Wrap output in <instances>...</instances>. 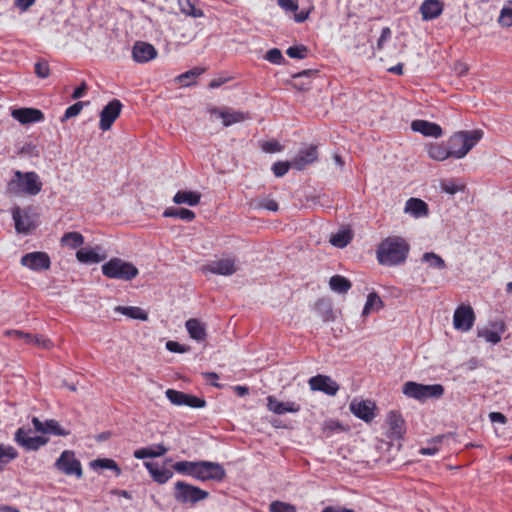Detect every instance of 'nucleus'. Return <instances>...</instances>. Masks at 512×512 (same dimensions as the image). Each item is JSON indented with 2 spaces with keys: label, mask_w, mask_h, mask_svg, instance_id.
I'll return each mask as SVG.
<instances>
[{
  "label": "nucleus",
  "mask_w": 512,
  "mask_h": 512,
  "mask_svg": "<svg viewBox=\"0 0 512 512\" xmlns=\"http://www.w3.org/2000/svg\"><path fill=\"white\" fill-rule=\"evenodd\" d=\"M318 159L317 146L309 145L301 149L298 154L292 159L293 168L296 170H303L307 165L314 163Z\"/></svg>",
  "instance_id": "22"
},
{
  "label": "nucleus",
  "mask_w": 512,
  "mask_h": 512,
  "mask_svg": "<svg viewBox=\"0 0 512 512\" xmlns=\"http://www.w3.org/2000/svg\"><path fill=\"white\" fill-rule=\"evenodd\" d=\"M34 72L39 78H47L50 75L49 63L46 60L36 62L34 65Z\"/></svg>",
  "instance_id": "55"
},
{
  "label": "nucleus",
  "mask_w": 512,
  "mask_h": 512,
  "mask_svg": "<svg viewBox=\"0 0 512 512\" xmlns=\"http://www.w3.org/2000/svg\"><path fill=\"white\" fill-rule=\"evenodd\" d=\"M31 433L30 428L19 427L14 434V441L26 451H37L48 443L47 437L30 436Z\"/></svg>",
  "instance_id": "7"
},
{
  "label": "nucleus",
  "mask_w": 512,
  "mask_h": 512,
  "mask_svg": "<svg viewBox=\"0 0 512 512\" xmlns=\"http://www.w3.org/2000/svg\"><path fill=\"white\" fill-rule=\"evenodd\" d=\"M166 349L172 353H186L190 350L187 345L180 344L177 341L169 340L166 342Z\"/></svg>",
  "instance_id": "57"
},
{
  "label": "nucleus",
  "mask_w": 512,
  "mask_h": 512,
  "mask_svg": "<svg viewBox=\"0 0 512 512\" xmlns=\"http://www.w3.org/2000/svg\"><path fill=\"white\" fill-rule=\"evenodd\" d=\"M102 273L110 279L131 281L137 277L139 270L133 263L114 257L102 265Z\"/></svg>",
  "instance_id": "5"
},
{
  "label": "nucleus",
  "mask_w": 512,
  "mask_h": 512,
  "mask_svg": "<svg viewBox=\"0 0 512 512\" xmlns=\"http://www.w3.org/2000/svg\"><path fill=\"white\" fill-rule=\"evenodd\" d=\"M481 130L459 131L454 133L447 141V148L452 158L461 159L481 140Z\"/></svg>",
  "instance_id": "2"
},
{
  "label": "nucleus",
  "mask_w": 512,
  "mask_h": 512,
  "mask_svg": "<svg viewBox=\"0 0 512 512\" xmlns=\"http://www.w3.org/2000/svg\"><path fill=\"white\" fill-rule=\"evenodd\" d=\"M411 129L414 132H418L427 137H441L443 134V130L440 125L434 122H429L427 120L417 119L412 121Z\"/></svg>",
  "instance_id": "24"
},
{
  "label": "nucleus",
  "mask_w": 512,
  "mask_h": 512,
  "mask_svg": "<svg viewBox=\"0 0 512 512\" xmlns=\"http://www.w3.org/2000/svg\"><path fill=\"white\" fill-rule=\"evenodd\" d=\"M428 156L436 161H444L450 158V153L446 142L432 143L427 146Z\"/></svg>",
  "instance_id": "34"
},
{
  "label": "nucleus",
  "mask_w": 512,
  "mask_h": 512,
  "mask_svg": "<svg viewBox=\"0 0 512 512\" xmlns=\"http://www.w3.org/2000/svg\"><path fill=\"white\" fill-rule=\"evenodd\" d=\"M88 91V85L85 81H82L79 86H77L72 95L71 98L74 100L82 98Z\"/></svg>",
  "instance_id": "61"
},
{
  "label": "nucleus",
  "mask_w": 512,
  "mask_h": 512,
  "mask_svg": "<svg viewBox=\"0 0 512 512\" xmlns=\"http://www.w3.org/2000/svg\"><path fill=\"white\" fill-rule=\"evenodd\" d=\"M62 245L77 249L84 243V237L79 232H67L61 238Z\"/></svg>",
  "instance_id": "44"
},
{
  "label": "nucleus",
  "mask_w": 512,
  "mask_h": 512,
  "mask_svg": "<svg viewBox=\"0 0 512 512\" xmlns=\"http://www.w3.org/2000/svg\"><path fill=\"white\" fill-rule=\"evenodd\" d=\"M391 29L389 27H384L381 31V35L377 41V49L381 50L384 47V43L391 38Z\"/></svg>",
  "instance_id": "62"
},
{
  "label": "nucleus",
  "mask_w": 512,
  "mask_h": 512,
  "mask_svg": "<svg viewBox=\"0 0 512 512\" xmlns=\"http://www.w3.org/2000/svg\"><path fill=\"white\" fill-rule=\"evenodd\" d=\"M309 49L303 44L290 46L286 50V54L292 59H304L307 57Z\"/></svg>",
  "instance_id": "48"
},
{
  "label": "nucleus",
  "mask_w": 512,
  "mask_h": 512,
  "mask_svg": "<svg viewBox=\"0 0 512 512\" xmlns=\"http://www.w3.org/2000/svg\"><path fill=\"white\" fill-rule=\"evenodd\" d=\"M402 392L409 398L425 402L428 399H440L445 392L442 384H422L407 381L402 386Z\"/></svg>",
  "instance_id": "4"
},
{
  "label": "nucleus",
  "mask_w": 512,
  "mask_h": 512,
  "mask_svg": "<svg viewBox=\"0 0 512 512\" xmlns=\"http://www.w3.org/2000/svg\"><path fill=\"white\" fill-rule=\"evenodd\" d=\"M489 419L492 423L506 424L507 417L501 412H491L489 414Z\"/></svg>",
  "instance_id": "64"
},
{
  "label": "nucleus",
  "mask_w": 512,
  "mask_h": 512,
  "mask_svg": "<svg viewBox=\"0 0 512 512\" xmlns=\"http://www.w3.org/2000/svg\"><path fill=\"white\" fill-rule=\"evenodd\" d=\"M209 496L208 491L188 482L179 480L174 484L173 497L177 503L183 506L194 507Z\"/></svg>",
  "instance_id": "3"
},
{
  "label": "nucleus",
  "mask_w": 512,
  "mask_h": 512,
  "mask_svg": "<svg viewBox=\"0 0 512 512\" xmlns=\"http://www.w3.org/2000/svg\"><path fill=\"white\" fill-rule=\"evenodd\" d=\"M204 72V69L195 67L179 75L176 80L183 86H190L195 83V79Z\"/></svg>",
  "instance_id": "45"
},
{
  "label": "nucleus",
  "mask_w": 512,
  "mask_h": 512,
  "mask_svg": "<svg viewBox=\"0 0 512 512\" xmlns=\"http://www.w3.org/2000/svg\"><path fill=\"white\" fill-rule=\"evenodd\" d=\"M20 263L33 271L48 270L51 266L49 255L42 251L24 254L21 257Z\"/></svg>",
  "instance_id": "14"
},
{
  "label": "nucleus",
  "mask_w": 512,
  "mask_h": 512,
  "mask_svg": "<svg viewBox=\"0 0 512 512\" xmlns=\"http://www.w3.org/2000/svg\"><path fill=\"white\" fill-rule=\"evenodd\" d=\"M386 422L389 426V437L396 440H401L406 433L405 420L401 413L396 410H392L388 413Z\"/></svg>",
  "instance_id": "20"
},
{
  "label": "nucleus",
  "mask_w": 512,
  "mask_h": 512,
  "mask_svg": "<svg viewBox=\"0 0 512 512\" xmlns=\"http://www.w3.org/2000/svg\"><path fill=\"white\" fill-rule=\"evenodd\" d=\"M270 512H297L296 507L290 503L279 500L271 502L269 505Z\"/></svg>",
  "instance_id": "52"
},
{
  "label": "nucleus",
  "mask_w": 512,
  "mask_h": 512,
  "mask_svg": "<svg viewBox=\"0 0 512 512\" xmlns=\"http://www.w3.org/2000/svg\"><path fill=\"white\" fill-rule=\"evenodd\" d=\"M168 450L169 448L164 446L163 444H154L148 447L136 449L133 452V456L139 460L146 458H157L166 454Z\"/></svg>",
  "instance_id": "30"
},
{
  "label": "nucleus",
  "mask_w": 512,
  "mask_h": 512,
  "mask_svg": "<svg viewBox=\"0 0 512 512\" xmlns=\"http://www.w3.org/2000/svg\"><path fill=\"white\" fill-rule=\"evenodd\" d=\"M189 336L197 341L202 342L207 338L206 326L197 318H190L185 323Z\"/></svg>",
  "instance_id": "29"
},
{
  "label": "nucleus",
  "mask_w": 512,
  "mask_h": 512,
  "mask_svg": "<svg viewBox=\"0 0 512 512\" xmlns=\"http://www.w3.org/2000/svg\"><path fill=\"white\" fill-rule=\"evenodd\" d=\"M17 185L21 192L28 195H37L42 190V182L36 172H21L16 171Z\"/></svg>",
  "instance_id": "10"
},
{
  "label": "nucleus",
  "mask_w": 512,
  "mask_h": 512,
  "mask_svg": "<svg viewBox=\"0 0 512 512\" xmlns=\"http://www.w3.org/2000/svg\"><path fill=\"white\" fill-rule=\"evenodd\" d=\"M315 309L324 322H331L335 320L334 310L329 300L319 299L315 304Z\"/></svg>",
  "instance_id": "39"
},
{
  "label": "nucleus",
  "mask_w": 512,
  "mask_h": 512,
  "mask_svg": "<svg viewBox=\"0 0 512 512\" xmlns=\"http://www.w3.org/2000/svg\"><path fill=\"white\" fill-rule=\"evenodd\" d=\"M163 216L167 218H179L186 222H191L195 219L196 214L187 208L169 207L164 210Z\"/></svg>",
  "instance_id": "35"
},
{
  "label": "nucleus",
  "mask_w": 512,
  "mask_h": 512,
  "mask_svg": "<svg viewBox=\"0 0 512 512\" xmlns=\"http://www.w3.org/2000/svg\"><path fill=\"white\" fill-rule=\"evenodd\" d=\"M165 395L167 399L176 406H188L196 409L206 406V400L204 398L175 389H167Z\"/></svg>",
  "instance_id": "9"
},
{
  "label": "nucleus",
  "mask_w": 512,
  "mask_h": 512,
  "mask_svg": "<svg viewBox=\"0 0 512 512\" xmlns=\"http://www.w3.org/2000/svg\"><path fill=\"white\" fill-rule=\"evenodd\" d=\"M267 409L277 415H282L287 412L297 413L301 407L296 402H281L275 396L270 395L267 397Z\"/></svg>",
  "instance_id": "23"
},
{
  "label": "nucleus",
  "mask_w": 512,
  "mask_h": 512,
  "mask_svg": "<svg viewBox=\"0 0 512 512\" xmlns=\"http://www.w3.org/2000/svg\"><path fill=\"white\" fill-rule=\"evenodd\" d=\"M384 303L376 292H371L367 296L366 303L364 305L362 316H367L372 310L379 311L383 308Z\"/></svg>",
  "instance_id": "42"
},
{
  "label": "nucleus",
  "mask_w": 512,
  "mask_h": 512,
  "mask_svg": "<svg viewBox=\"0 0 512 512\" xmlns=\"http://www.w3.org/2000/svg\"><path fill=\"white\" fill-rule=\"evenodd\" d=\"M211 114L218 115L223 120V125L225 127H229L235 123L242 122L249 118L248 113H244L241 111H224L220 108L213 107L209 110Z\"/></svg>",
  "instance_id": "27"
},
{
  "label": "nucleus",
  "mask_w": 512,
  "mask_h": 512,
  "mask_svg": "<svg viewBox=\"0 0 512 512\" xmlns=\"http://www.w3.org/2000/svg\"><path fill=\"white\" fill-rule=\"evenodd\" d=\"M444 5L440 0H425L420 6L422 19L425 21L433 20L443 12Z\"/></svg>",
  "instance_id": "28"
},
{
  "label": "nucleus",
  "mask_w": 512,
  "mask_h": 512,
  "mask_svg": "<svg viewBox=\"0 0 512 512\" xmlns=\"http://www.w3.org/2000/svg\"><path fill=\"white\" fill-rule=\"evenodd\" d=\"M262 149L266 153H276V152L281 151L282 146H281V144L278 141L272 140V141L264 142L262 144Z\"/></svg>",
  "instance_id": "59"
},
{
  "label": "nucleus",
  "mask_w": 512,
  "mask_h": 512,
  "mask_svg": "<svg viewBox=\"0 0 512 512\" xmlns=\"http://www.w3.org/2000/svg\"><path fill=\"white\" fill-rule=\"evenodd\" d=\"M31 208L24 209L23 211L19 206H16L12 210V218L15 224V230L17 233L28 234L32 230L36 229L37 224L30 215Z\"/></svg>",
  "instance_id": "13"
},
{
  "label": "nucleus",
  "mask_w": 512,
  "mask_h": 512,
  "mask_svg": "<svg viewBox=\"0 0 512 512\" xmlns=\"http://www.w3.org/2000/svg\"><path fill=\"white\" fill-rule=\"evenodd\" d=\"M115 312H119L131 319L147 321L148 314L145 310L140 307L134 306H117L115 307Z\"/></svg>",
  "instance_id": "37"
},
{
  "label": "nucleus",
  "mask_w": 512,
  "mask_h": 512,
  "mask_svg": "<svg viewBox=\"0 0 512 512\" xmlns=\"http://www.w3.org/2000/svg\"><path fill=\"white\" fill-rule=\"evenodd\" d=\"M278 5L282 9L291 12H296L299 8L298 2L296 0H278Z\"/></svg>",
  "instance_id": "60"
},
{
  "label": "nucleus",
  "mask_w": 512,
  "mask_h": 512,
  "mask_svg": "<svg viewBox=\"0 0 512 512\" xmlns=\"http://www.w3.org/2000/svg\"><path fill=\"white\" fill-rule=\"evenodd\" d=\"M475 321V313L470 305H460L456 308L453 316L454 328L463 332L469 331Z\"/></svg>",
  "instance_id": "12"
},
{
  "label": "nucleus",
  "mask_w": 512,
  "mask_h": 512,
  "mask_svg": "<svg viewBox=\"0 0 512 512\" xmlns=\"http://www.w3.org/2000/svg\"><path fill=\"white\" fill-rule=\"evenodd\" d=\"M352 239V231L350 229H342L339 230L337 233L331 235L330 243L334 247L344 248L351 242Z\"/></svg>",
  "instance_id": "41"
},
{
  "label": "nucleus",
  "mask_w": 512,
  "mask_h": 512,
  "mask_svg": "<svg viewBox=\"0 0 512 512\" xmlns=\"http://www.w3.org/2000/svg\"><path fill=\"white\" fill-rule=\"evenodd\" d=\"M158 55L156 48L144 41H136L132 47V58L137 63H146Z\"/></svg>",
  "instance_id": "19"
},
{
  "label": "nucleus",
  "mask_w": 512,
  "mask_h": 512,
  "mask_svg": "<svg viewBox=\"0 0 512 512\" xmlns=\"http://www.w3.org/2000/svg\"><path fill=\"white\" fill-rule=\"evenodd\" d=\"M290 168H293V160L291 161H277L272 165L273 174L276 177H283Z\"/></svg>",
  "instance_id": "49"
},
{
  "label": "nucleus",
  "mask_w": 512,
  "mask_h": 512,
  "mask_svg": "<svg viewBox=\"0 0 512 512\" xmlns=\"http://www.w3.org/2000/svg\"><path fill=\"white\" fill-rule=\"evenodd\" d=\"M410 252L409 243L400 236H389L376 249L377 261L383 266H398L406 262Z\"/></svg>",
  "instance_id": "1"
},
{
  "label": "nucleus",
  "mask_w": 512,
  "mask_h": 512,
  "mask_svg": "<svg viewBox=\"0 0 512 512\" xmlns=\"http://www.w3.org/2000/svg\"><path fill=\"white\" fill-rule=\"evenodd\" d=\"M84 105H85V102L78 101V102L72 104L71 106H69L65 110L64 115L61 117V119H60L61 122H65L68 119L76 117L77 115H79L80 112L82 111Z\"/></svg>",
  "instance_id": "50"
},
{
  "label": "nucleus",
  "mask_w": 512,
  "mask_h": 512,
  "mask_svg": "<svg viewBox=\"0 0 512 512\" xmlns=\"http://www.w3.org/2000/svg\"><path fill=\"white\" fill-rule=\"evenodd\" d=\"M257 207L264 208V209H267V210L273 211V212H276L279 209L278 203L275 200L268 199V198L261 199L259 201Z\"/></svg>",
  "instance_id": "58"
},
{
  "label": "nucleus",
  "mask_w": 512,
  "mask_h": 512,
  "mask_svg": "<svg viewBox=\"0 0 512 512\" xmlns=\"http://www.w3.org/2000/svg\"><path fill=\"white\" fill-rule=\"evenodd\" d=\"M181 11L186 14L187 16H191L194 18L203 17L204 13L201 9H198L195 7L193 3H191L190 0H186L185 4L181 5Z\"/></svg>",
  "instance_id": "54"
},
{
  "label": "nucleus",
  "mask_w": 512,
  "mask_h": 512,
  "mask_svg": "<svg viewBox=\"0 0 512 512\" xmlns=\"http://www.w3.org/2000/svg\"><path fill=\"white\" fill-rule=\"evenodd\" d=\"M405 212L416 218L427 216L429 213L428 204L419 198H410L405 204Z\"/></svg>",
  "instance_id": "32"
},
{
  "label": "nucleus",
  "mask_w": 512,
  "mask_h": 512,
  "mask_svg": "<svg viewBox=\"0 0 512 512\" xmlns=\"http://www.w3.org/2000/svg\"><path fill=\"white\" fill-rule=\"evenodd\" d=\"M264 59L276 65H280L285 62V58L283 57L281 50L278 48H272L268 50L264 56Z\"/></svg>",
  "instance_id": "53"
},
{
  "label": "nucleus",
  "mask_w": 512,
  "mask_h": 512,
  "mask_svg": "<svg viewBox=\"0 0 512 512\" xmlns=\"http://www.w3.org/2000/svg\"><path fill=\"white\" fill-rule=\"evenodd\" d=\"M122 103L118 99H113L106 104L100 112L99 128L102 131L109 130L115 120L119 117L122 110Z\"/></svg>",
  "instance_id": "11"
},
{
  "label": "nucleus",
  "mask_w": 512,
  "mask_h": 512,
  "mask_svg": "<svg viewBox=\"0 0 512 512\" xmlns=\"http://www.w3.org/2000/svg\"><path fill=\"white\" fill-rule=\"evenodd\" d=\"M144 466L148 470L152 479L158 484H165L173 477V472L167 468L159 467L158 464L153 462H145Z\"/></svg>",
  "instance_id": "31"
},
{
  "label": "nucleus",
  "mask_w": 512,
  "mask_h": 512,
  "mask_svg": "<svg viewBox=\"0 0 512 512\" xmlns=\"http://www.w3.org/2000/svg\"><path fill=\"white\" fill-rule=\"evenodd\" d=\"M422 261L428 263L430 267L436 268L439 270L445 269L446 264L445 261L434 252H426L422 256Z\"/></svg>",
  "instance_id": "47"
},
{
  "label": "nucleus",
  "mask_w": 512,
  "mask_h": 512,
  "mask_svg": "<svg viewBox=\"0 0 512 512\" xmlns=\"http://www.w3.org/2000/svg\"><path fill=\"white\" fill-rule=\"evenodd\" d=\"M198 461L182 460L174 463L172 468L179 474L191 476L194 478Z\"/></svg>",
  "instance_id": "43"
},
{
  "label": "nucleus",
  "mask_w": 512,
  "mask_h": 512,
  "mask_svg": "<svg viewBox=\"0 0 512 512\" xmlns=\"http://www.w3.org/2000/svg\"><path fill=\"white\" fill-rule=\"evenodd\" d=\"M32 424L35 431L42 434H52L56 436H68L70 434L69 430L61 427L59 422L54 419L41 421L38 417H33Z\"/></svg>",
  "instance_id": "18"
},
{
  "label": "nucleus",
  "mask_w": 512,
  "mask_h": 512,
  "mask_svg": "<svg viewBox=\"0 0 512 512\" xmlns=\"http://www.w3.org/2000/svg\"><path fill=\"white\" fill-rule=\"evenodd\" d=\"M318 73V70L316 69H305V70H302L298 73H295V74H292V79L293 80H299L301 78H311L313 77L314 75H316Z\"/></svg>",
  "instance_id": "63"
},
{
  "label": "nucleus",
  "mask_w": 512,
  "mask_h": 512,
  "mask_svg": "<svg viewBox=\"0 0 512 512\" xmlns=\"http://www.w3.org/2000/svg\"><path fill=\"white\" fill-rule=\"evenodd\" d=\"M226 476V470L222 464L218 462L199 460L194 479L201 482H222Z\"/></svg>",
  "instance_id": "6"
},
{
  "label": "nucleus",
  "mask_w": 512,
  "mask_h": 512,
  "mask_svg": "<svg viewBox=\"0 0 512 512\" xmlns=\"http://www.w3.org/2000/svg\"><path fill=\"white\" fill-rule=\"evenodd\" d=\"M11 116L23 125L44 120V113L37 108L22 107L11 111Z\"/></svg>",
  "instance_id": "21"
},
{
  "label": "nucleus",
  "mask_w": 512,
  "mask_h": 512,
  "mask_svg": "<svg viewBox=\"0 0 512 512\" xmlns=\"http://www.w3.org/2000/svg\"><path fill=\"white\" fill-rule=\"evenodd\" d=\"M308 383L311 390L320 391L329 396H335L339 390L337 382L327 375L318 374L313 376L309 379Z\"/></svg>",
  "instance_id": "16"
},
{
  "label": "nucleus",
  "mask_w": 512,
  "mask_h": 512,
  "mask_svg": "<svg viewBox=\"0 0 512 512\" xmlns=\"http://www.w3.org/2000/svg\"><path fill=\"white\" fill-rule=\"evenodd\" d=\"M440 188L443 192L454 195L459 191H464V185H458L454 180H444L440 182Z\"/></svg>",
  "instance_id": "51"
},
{
  "label": "nucleus",
  "mask_w": 512,
  "mask_h": 512,
  "mask_svg": "<svg viewBox=\"0 0 512 512\" xmlns=\"http://www.w3.org/2000/svg\"><path fill=\"white\" fill-rule=\"evenodd\" d=\"M90 467L94 470L97 469H107L112 470L115 475L118 477L121 475L122 470L118 463L111 458H97L90 462Z\"/></svg>",
  "instance_id": "36"
},
{
  "label": "nucleus",
  "mask_w": 512,
  "mask_h": 512,
  "mask_svg": "<svg viewBox=\"0 0 512 512\" xmlns=\"http://www.w3.org/2000/svg\"><path fill=\"white\" fill-rule=\"evenodd\" d=\"M349 409L354 416L368 423L375 417L374 410L376 409V405L370 400L353 399L350 402Z\"/></svg>",
  "instance_id": "17"
},
{
  "label": "nucleus",
  "mask_w": 512,
  "mask_h": 512,
  "mask_svg": "<svg viewBox=\"0 0 512 512\" xmlns=\"http://www.w3.org/2000/svg\"><path fill=\"white\" fill-rule=\"evenodd\" d=\"M18 451L11 445L0 443V473L5 466L18 457Z\"/></svg>",
  "instance_id": "40"
},
{
  "label": "nucleus",
  "mask_w": 512,
  "mask_h": 512,
  "mask_svg": "<svg viewBox=\"0 0 512 512\" xmlns=\"http://www.w3.org/2000/svg\"><path fill=\"white\" fill-rule=\"evenodd\" d=\"M498 23L502 27H512V0H507L501 9Z\"/></svg>",
  "instance_id": "46"
},
{
  "label": "nucleus",
  "mask_w": 512,
  "mask_h": 512,
  "mask_svg": "<svg viewBox=\"0 0 512 512\" xmlns=\"http://www.w3.org/2000/svg\"><path fill=\"white\" fill-rule=\"evenodd\" d=\"M98 250H102L101 247L97 246L96 248L92 247H81L76 252V258L79 262L84 264H94L99 263L106 259V254H99Z\"/></svg>",
  "instance_id": "26"
},
{
  "label": "nucleus",
  "mask_w": 512,
  "mask_h": 512,
  "mask_svg": "<svg viewBox=\"0 0 512 512\" xmlns=\"http://www.w3.org/2000/svg\"><path fill=\"white\" fill-rule=\"evenodd\" d=\"M506 330L507 326L503 320L491 321L489 327L477 328V337L495 345L501 341V335Z\"/></svg>",
  "instance_id": "15"
},
{
  "label": "nucleus",
  "mask_w": 512,
  "mask_h": 512,
  "mask_svg": "<svg viewBox=\"0 0 512 512\" xmlns=\"http://www.w3.org/2000/svg\"><path fill=\"white\" fill-rule=\"evenodd\" d=\"M204 270L212 274L229 276L236 272L235 260L232 258L219 259L206 265Z\"/></svg>",
  "instance_id": "25"
},
{
  "label": "nucleus",
  "mask_w": 512,
  "mask_h": 512,
  "mask_svg": "<svg viewBox=\"0 0 512 512\" xmlns=\"http://www.w3.org/2000/svg\"><path fill=\"white\" fill-rule=\"evenodd\" d=\"M55 467L66 475H74L78 479L83 476L81 462L71 450H65L55 462Z\"/></svg>",
  "instance_id": "8"
},
{
  "label": "nucleus",
  "mask_w": 512,
  "mask_h": 512,
  "mask_svg": "<svg viewBox=\"0 0 512 512\" xmlns=\"http://www.w3.org/2000/svg\"><path fill=\"white\" fill-rule=\"evenodd\" d=\"M201 194L197 191L179 190L173 197L175 204H187L189 206H196L200 203Z\"/></svg>",
  "instance_id": "33"
},
{
  "label": "nucleus",
  "mask_w": 512,
  "mask_h": 512,
  "mask_svg": "<svg viewBox=\"0 0 512 512\" xmlns=\"http://www.w3.org/2000/svg\"><path fill=\"white\" fill-rule=\"evenodd\" d=\"M329 286L332 291L344 294L351 289L352 283L348 278L342 275H334L329 280Z\"/></svg>",
  "instance_id": "38"
},
{
  "label": "nucleus",
  "mask_w": 512,
  "mask_h": 512,
  "mask_svg": "<svg viewBox=\"0 0 512 512\" xmlns=\"http://www.w3.org/2000/svg\"><path fill=\"white\" fill-rule=\"evenodd\" d=\"M18 154L19 155H26V156H29V157H39L40 156V151H39L37 145L29 142V143H25L20 148V150L18 151Z\"/></svg>",
  "instance_id": "56"
}]
</instances>
